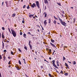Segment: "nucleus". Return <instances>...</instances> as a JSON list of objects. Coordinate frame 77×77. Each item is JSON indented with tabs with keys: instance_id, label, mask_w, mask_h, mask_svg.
<instances>
[{
	"instance_id": "obj_1",
	"label": "nucleus",
	"mask_w": 77,
	"mask_h": 77,
	"mask_svg": "<svg viewBox=\"0 0 77 77\" xmlns=\"http://www.w3.org/2000/svg\"><path fill=\"white\" fill-rule=\"evenodd\" d=\"M58 17L60 23H61V24L64 26H65L66 25V23L65 22L62 21V20L60 18L59 16H58Z\"/></svg>"
},
{
	"instance_id": "obj_2",
	"label": "nucleus",
	"mask_w": 77,
	"mask_h": 77,
	"mask_svg": "<svg viewBox=\"0 0 77 77\" xmlns=\"http://www.w3.org/2000/svg\"><path fill=\"white\" fill-rule=\"evenodd\" d=\"M11 31L13 36H14V37H16V36H17V34H16V32L14 31V30L11 29Z\"/></svg>"
},
{
	"instance_id": "obj_3",
	"label": "nucleus",
	"mask_w": 77,
	"mask_h": 77,
	"mask_svg": "<svg viewBox=\"0 0 77 77\" xmlns=\"http://www.w3.org/2000/svg\"><path fill=\"white\" fill-rule=\"evenodd\" d=\"M52 63H53V65L54 68H57V69H59V68L57 66V65L55 64V60H53L52 61Z\"/></svg>"
},
{
	"instance_id": "obj_4",
	"label": "nucleus",
	"mask_w": 77,
	"mask_h": 77,
	"mask_svg": "<svg viewBox=\"0 0 77 77\" xmlns=\"http://www.w3.org/2000/svg\"><path fill=\"white\" fill-rule=\"evenodd\" d=\"M35 3L38 8V9H40V5H39V1H36Z\"/></svg>"
},
{
	"instance_id": "obj_5",
	"label": "nucleus",
	"mask_w": 77,
	"mask_h": 77,
	"mask_svg": "<svg viewBox=\"0 0 77 77\" xmlns=\"http://www.w3.org/2000/svg\"><path fill=\"white\" fill-rule=\"evenodd\" d=\"M50 45H51V46H52L53 47H54V48H56V45H55L53 44L52 43L50 42Z\"/></svg>"
},
{
	"instance_id": "obj_6",
	"label": "nucleus",
	"mask_w": 77,
	"mask_h": 77,
	"mask_svg": "<svg viewBox=\"0 0 77 77\" xmlns=\"http://www.w3.org/2000/svg\"><path fill=\"white\" fill-rule=\"evenodd\" d=\"M32 8H34L35 7H36V5H35V3H34L32 4V5L31 6Z\"/></svg>"
},
{
	"instance_id": "obj_7",
	"label": "nucleus",
	"mask_w": 77,
	"mask_h": 77,
	"mask_svg": "<svg viewBox=\"0 0 77 77\" xmlns=\"http://www.w3.org/2000/svg\"><path fill=\"white\" fill-rule=\"evenodd\" d=\"M35 15V14H34L33 15L32 14H30L29 15V18H32V17H33V15Z\"/></svg>"
},
{
	"instance_id": "obj_8",
	"label": "nucleus",
	"mask_w": 77,
	"mask_h": 77,
	"mask_svg": "<svg viewBox=\"0 0 77 77\" xmlns=\"http://www.w3.org/2000/svg\"><path fill=\"white\" fill-rule=\"evenodd\" d=\"M47 20H45L44 22V24H45V26H46L47 25Z\"/></svg>"
},
{
	"instance_id": "obj_9",
	"label": "nucleus",
	"mask_w": 77,
	"mask_h": 77,
	"mask_svg": "<svg viewBox=\"0 0 77 77\" xmlns=\"http://www.w3.org/2000/svg\"><path fill=\"white\" fill-rule=\"evenodd\" d=\"M43 15H45V18H46L47 17V14L45 12H44L43 14Z\"/></svg>"
},
{
	"instance_id": "obj_10",
	"label": "nucleus",
	"mask_w": 77,
	"mask_h": 77,
	"mask_svg": "<svg viewBox=\"0 0 77 77\" xmlns=\"http://www.w3.org/2000/svg\"><path fill=\"white\" fill-rule=\"evenodd\" d=\"M57 65L58 66H59V62L58 61V60H57V61H56Z\"/></svg>"
},
{
	"instance_id": "obj_11",
	"label": "nucleus",
	"mask_w": 77,
	"mask_h": 77,
	"mask_svg": "<svg viewBox=\"0 0 77 77\" xmlns=\"http://www.w3.org/2000/svg\"><path fill=\"white\" fill-rule=\"evenodd\" d=\"M2 38H5V35H4V33L2 32Z\"/></svg>"
},
{
	"instance_id": "obj_12",
	"label": "nucleus",
	"mask_w": 77,
	"mask_h": 77,
	"mask_svg": "<svg viewBox=\"0 0 77 77\" xmlns=\"http://www.w3.org/2000/svg\"><path fill=\"white\" fill-rule=\"evenodd\" d=\"M44 2L45 4H47V3H48V1L47 0H44Z\"/></svg>"
},
{
	"instance_id": "obj_13",
	"label": "nucleus",
	"mask_w": 77,
	"mask_h": 77,
	"mask_svg": "<svg viewBox=\"0 0 77 77\" xmlns=\"http://www.w3.org/2000/svg\"><path fill=\"white\" fill-rule=\"evenodd\" d=\"M29 45V47H30V49L31 50H32V45Z\"/></svg>"
},
{
	"instance_id": "obj_14",
	"label": "nucleus",
	"mask_w": 77,
	"mask_h": 77,
	"mask_svg": "<svg viewBox=\"0 0 77 77\" xmlns=\"http://www.w3.org/2000/svg\"><path fill=\"white\" fill-rule=\"evenodd\" d=\"M72 64L73 65H75V64H76V62L75 61H73L72 62Z\"/></svg>"
},
{
	"instance_id": "obj_15",
	"label": "nucleus",
	"mask_w": 77,
	"mask_h": 77,
	"mask_svg": "<svg viewBox=\"0 0 77 77\" xmlns=\"http://www.w3.org/2000/svg\"><path fill=\"white\" fill-rule=\"evenodd\" d=\"M48 75H49V76L50 77H53V76H54V75H51V74L50 73H49L48 74Z\"/></svg>"
},
{
	"instance_id": "obj_16",
	"label": "nucleus",
	"mask_w": 77,
	"mask_h": 77,
	"mask_svg": "<svg viewBox=\"0 0 77 77\" xmlns=\"http://www.w3.org/2000/svg\"><path fill=\"white\" fill-rule=\"evenodd\" d=\"M23 37L25 38H26V34L24 33L23 34Z\"/></svg>"
},
{
	"instance_id": "obj_17",
	"label": "nucleus",
	"mask_w": 77,
	"mask_h": 77,
	"mask_svg": "<svg viewBox=\"0 0 77 77\" xmlns=\"http://www.w3.org/2000/svg\"><path fill=\"white\" fill-rule=\"evenodd\" d=\"M51 41L53 43L54 42V40L53 39H51Z\"/></svg>"
},
{
	"instance_id": "obj_18",
	"label": "nucleus",
	"mask_w": 77,
	"mask_h": 77,
	"mask_svg": "<svg viewBox=\"0 0 77 77\" xmlns=\"http://www.w3.org/2000/svg\"><path fill=\"white\" fill-rule=\"evenodd\" d=\"M65 66H66L67 68H69V66H68V65L67 63H65Z\"/></svg>"
},
{
	"instance_id": "obj_19",
	"label": "nucleus",
	"mask_w": 77,
	"mask_h": 77,
	"mask_svg": "<svg viewBox=\"0 0 77 77\" xmlns=\"http://www.w3.org/2000/svg\"><path fill=\"white\" fill-rule=\"evenodd\" d=\"M48 23H51V19L50 18L48 19Z\"/></svg>"
},
{
	"instance_id": "obj_20",
	"label": "nucleus",
	"mask_w": 77,
	"mask_h": 77,
	"mask_svg": "<svg viewBox=\"0 0 77 77\" xmlns=\"http://www.w3.org/2000/svg\"><path fill=\"white\" fill-rule=\"evenodd\" d=\"M15 16V13H14L13 14H12V17H14Z\"/></svg>"
},
{
	"instance_id": "obj_21",
	"label": "nucleus",
	"mask_w": 77,
	"mask_h": 77,
	"mask_svg": "<svg viewBox=\"0 0 77 77\" xmlns=\"http://www.w3.org/2000/svg\"><path fill=\"white\" fill-rule=\"evenodd\" d=\"M3 60L4 61H5V60H6V57L5 56H4V57H3Z\"/></svg>"
},
{
	"instance_id": "obj_22",
	"label": "nucleus",
	"mask_w": 77,
	"mask_h": 77,
	"mask_svg": "<svg viewBox=\"0 0 77 77\" xmlns=\"http://www.w3.org/2000/svg\"><path fill=\"white\" fill-rule=\"evenodd\" d=\"M16 68H17V69L18 70H20V69L19 67H18V66L16 67Z\"/></svg>"
},
{
	"instance_id": "obj_23",
	"label": "nucleus",
	"mask_w": 77,
	"mask_h": 77,
	"mask_svg": "<svg viewBox=\"0 0 77 77\" xmlns=\"http://www.w3.org/2000/svg\"><path fill=\"white\" fill-rule=\"evenodd\" d=\"M57 4H58V5H59V6H61V4H60V2H59V3L57 2Z\"/></svg>"
},
{
	"instance_id": "obj_24",
	"label": "nucleus",
	"mask_w": 77,
	"mask_h": 77,
	"mask_svg": "<svg viewBox=\"0 0 77 77\" xmlns=\"http://www.w3.org/2000/svg\"><path fill=\"white\" fill-rule=\"evenodd\" d=\"M54 19H55V20H59L57 19V18L55 16H54Z\"/></svg>"
},
{
	"instance_id": "obj_25",
	"label": "nucleus",
	"mask_w": 77,
	"mask_h": 77,
	"mask_svg": "<svg viewBox=\"0 0 77 77\" xmlns=\"http://www.w3.org/2000/svg\"><path fill=\"white\" fill-rule=\"evenodd\" d=\"M73 20V23H75V18H74Z\"/></svg>"
},
{
	"instance_id": "obj_26",
	"label": "nucleus",
	"mask_w": 77,
	"mask_h": 77,
	"mask_svg": "<svg viewBox=\"0 0 77 77\" xmlns=\"http://www.w3.org/2000/svg\"><path fill=\"white\" fill-rule=\"evenodd\" d=\"M64 75H65L66 76V75H68V73H64Z\"/></svg>"
},
{
	"instance_id": "obj_27",
	"label": "nucleus",
	"mask_w": 77,
	"mask_h": 77,
	"mask_svg": "<svg viewBox=\"0 0 77 77\" xmlns=\"http://www.w3.org/2000/svg\"><path fill=\"white\" fill-rule=\"evenodd\" d=\"M18 50L19 51H20V53H21V52H22V51H21V49H20L18 48Z\"/></svg>"
},
{
	"instance_id": "obj_28",
	"label": "nucleus",
	"mask_w": 77,
	"mask_h": 77,
	"mask_svg": "<svg viewBox=\"0 0 77 77\" xmlns=\"http://www.w3.org/2000/svg\"><path fill=\"white\" fill-rule=\"evenodd\" d=\"M53 23L54 24H56V21L55 20H54L53 21Z\"/></svg>"
},
{
	"instance_id": "obj_29",
	"label": "nucleus",
	"mask_w": 77,
	"mask_h": 77,
	"mask_svg": "<svg viewBox=\"0 0 77 77\" xmlns=\"http://www.w3.org/2000/svg\"><path fill=\"white\" fill-rule=\"evenodd\" d=\"M18 62L19 63V64H20V65H21V62L20 60H19Z\"/></svg>"
},
{
	"instance_id": "obj_30",
	"label": "nucleus",
	"mask_w": 77,
	"mask_h": 77,
	"mask_svg": "<svg viewBox=\"0 0 77 77\" xmlns=\"http://www.w3.org/2000/svg\"><path fill=\"white\" fill-rule=\"evenodd\" d=\"M2 46H5V44L3 42H2Z\"/></svg>"
},
{
	"instance_id": "obj_31",
	"label": "nucleus",
	"mask_w": 77,
	"mask_h": 77,
	"mask_svg": "<svg viewBox=\"0 0 77 77\" xmlns=\"http://www.w3.org/2000/svg\"><path fill=\"white\" fill-rule=\"evenodd\" d=\"M27 9H30V7H29V5H28V6L27 7Z\"/></svg>"
},
{
	"instance_id": "obj_32",
	"label": "nucleus",
	"mask_w": 77,
	"mask_h": 77,
	"mask_svg": "<svg viewBox=\"0 0 77 77\" xmlns=\"http://www.w3.org/2000/svg\"><path fill=\"white\" fill-rule=\"evenodd\" d=\"M23 60H24V62L23 61V63H25V64H26V61H25V59H23Z\"/></svg>"
},
{
	"instance_id": "obj_33",
	"label": "nucleus",
	"mask_w": 77,
	"mask_h": 77,
	"mask_svg": "<svg viewBox=\"0 0 77 77\" xmlns=\"http://www.w3.org/2000/svg\"><path fill=\"white\" fill-rule=\"evenodd\" d=\"M60 74H63V71L62 70H61V72H60Z\"/></svg>"
},
{
	"instance_id": "obj_34",
	"label": "nucleus",
	"mask_w": 77,
	"mask_h": 77,
	"mask_svg": "<svg viewBox=\"0 0 77 77\" xmlns=\"http://www.w3.org/2000/svg\"><path fill=\"white\" fill-rule=\"evenodd\" d=\"M55 52H56V51H55V50H54V52H53V53H52V55H54V54Z\"/></svg>"
},
{
	"instance_id": "obj_35",
	"label": "nucleus",
	"mask_w": 77,
	"mask_h": 77,
	"mask_svg": "<svg viewBox=\"0 0 77 77\" xmlns=\"http://www.w3.org/2000/svg\"><path fill=\"white\" fill-rule=\"evenodd\" d=\"M30 43H31V41H29V45H31L30 44Z\"/></svg>"
},
{
	"instance_id": "obj_36",
	"label": "nucleus",
	"mask_w": 77,
	"mask_h": 77,
	"mask_svg": "<svg viewBox=\"0 0 77 77\" xmlns=\"http://www.w3.org/2000/svg\"><path fill=\"white\" fill-rule=\"evenodd\" d=\"M65 59H66V58H65V57H63V60H65Z\"/></svg>"
},
{
	"instance_id": "obj_37",
	"label": "nucleus",
	"mask_w": 77,
	"mask_h": 77,
	"mask_svg": "<svg viewBox=\"0 0 77 77\" xmlns=\"http://www.w3.org/2000/svg\"><path fill=\"white\" fill-rule=\"evenodd\" d=\"M2 29L3 30H5V27H2Z\"/></svg>"
},
{
	"instance_id": "obj_38",
	"label": "nucleus",
	"mask_w": 77,
	"mask_h": 77,
	"mask_svg": "<svg viewBox=\"0 0 77 77\" xmlns=\"http://www.w3.org/2000/svg\"><path fill=\"white\" fill-rule=\"evenodd\" d=\"M25 49V50H27V47L26 46H25L24 47Z\"/></svg>"
},
{
	"instance_id": "obj_39",
	"label": "nucleus",
	"mask_w": 77,
	"mask_h": 77,
	"mask_svg": "<svg viewBox=\"0 0 77 77\" xmlns=\"http://www.w3.org/2000/svg\"><path fill=\"white\" fill-rule=\"evenodd\" d=\"M11 54L12 55H14V52L12 51L11 52Z\"/></svg>"
},
{
	"instance_id": "obj_40",
	"label": "nucleus",
	"mask_w": 77,
	"mask_h": 77,
	"mask_svg": "<svg viewBox=\"0 0 77 77\" xmlns=\"http://www.w3.org/2000/svg\"><path fill=\"white\" fill-rule=\"evenodd\" d=\"M2 59V55H0V59Z\"/></svg>"
},
{
	"instance_id": "obj_41",
	"label": "nucleus",
	"mask_w": 77,
	"mask_h": 77,
	"mask_svg": "<svg viewBox=\"0 0 77 77\" xmlns=\"http://www.w3.org/2000/svg\"><path fill=\"white\" fill-rule=\"evenodd\" d=\"M11 61H9V62L8 63V64L9 65H11Z\"/></svg>"
},
{
	"instance_id": "obj_42",
	"label": "nucleus",
	"mask_w": 77,
	"mask_h": 77,
	"mask_svg": "<svg viewBox=\"0 0 77 77\" xmlns=\"http://www.w3.org/2000/svg\"><path fill=\"white\" fill-rule=\"evenodd\" d=\"M22 23H23V24H24V23H25L24 20H22Z\"/></svg>"
},
{
	"instance_id": "obj_43",
	"label": "nucleus",
	"mask_w": 77,
	"mask_h": 77,
	"mask_svg": "<svg viewBox=\"0 0 77 77\" xmlns=\"http://www.w3.org/2000/svg\"><path fill=\"white\" fill-rule=\"evenodd\" d=\"M44 60V61H45L46 62H48V61H46V60L45 59Z\"/></svg>"
},
{
	"instance_id": "obj_44",
	"label": "nucleus",
	"mask_w": 77,
	"mask_h": 77,
	"mask_svg": "<svg viewBox=\"0 0 77 77\" xmlns=\"http://www.w3.org/2000/svg\"><path fill=\"white\" fill-rule=\"evenodd\" d=\"M20 35H23V32H20Z\"/></svg>"
},
{
	"instance_id": "obj_45",
	"label": "nucleus",
	"mask_w": 77,
	"mask_h": 77,
	"mask_svg": "<svg viewBox=\"0 0 77 77\" xmlns=\"http://www.w3.org/2000/svg\"><path fill=\"white\" fill-rule=\"evenodd\" d=\"M49 51L50 52V53H51V49H49Z\"/></svg>"
},
{
	"instance_id": "obj_46",
	"label": "nucleus",
	"mask_w": 77,
	"mask_h": 77,
	"mask_svg": "<svg viewBox=\"0 0 77 77\" xmlns=\"http://www.w3.org/2000/svg\"><path fill=\"white\" fill-rule=\"evenodd\" d=\"M6 6L7 8H8V7H9V6L8 5V4H6Z\"/></svg>"
},
{
	"instance_id": "obj_47",
	"label": "nucleus",
	"mask_w": 77,
	"mask_h": 77,
	"mask_svg": "<svg viewBox=\"0 0 77 77\" xmlns=\"http://www.w3.org/2000/svg\"><path fill=\"white\" fill-rule=\"evenodd\" d=\"M26 7V5H24L23 6V8H25Z\"/></svg>"
},
{
	"instance_id": "obj_48",
	"label": "nucleus",
	"mask_w": 77,
	"mask_h": 77,
	"mask_svg": "<svg viewBox=\"0 0 77 77\" xmlns=\"http://www.w3.org/2000/svg\"><path fill=\"white\" fill-rule=\"evenodd\" d=\"M28 33V34H29V35H31V33H30V32H29Z\"/></svg>"
},
{
	"instance_id": "obj_49",
	"label": "nucleus",
	"mask_w": 77,
	"mask_h": 77,
	"mask_svg": "<svg viewBox=\"0 0 77 77\" xmlns=\"http://www.w3.org/2000/svg\"><path fill=\"white\" fill-rule=\"evenodd\" d=\"M46 9H47V7H46V6H45V10H46Z\"/></svg>"
},
{
	"instance_id": "obj_50",
	"label": "nucleus",
	"mask_w": 77,
	"mask_h": 77,
	"mask_svg": "<svg viewBox=\"0 0 77 77\" xmlns=\"http://www.w3.org/2000/svg\"><path fill=\"white\" fill-rule=\"evenodd\" d=\"M8 30H9L10 33H11V30H10V29L9 28H8Z\"/></svg>"
},
{
	"instance_id": "obj_51",
	"label": "nucleus",
	"mask_w": 77,
	"mask_h": 77,
	"mask_svg": "<svg viewBox=\"0 0 77 77\" xmlns=\"http://www.w3.org/2000/svg\"><path fill=\"white\" fill-rule=\"evenodd\" d=\"M7 51H6V50H4V52H6Z\"/></svg>"
},
{
	"instance_id": "obj_52",
	"label": "nucleus",
	"mask_w": 77,
	"mask_h": 77,
	"mask_svg": "<svg viewBox=\"0 0 77 77\" xmlns=\"http://www.w3.org/2000/svg\"><path fill=\"white\" fill-rule=\"evenodd\" d=\"M54 69H55V70L57 72H58V71H57V69H55V68H54Z\"/></svg>"
},
{
	"instance_id": "obj_53",
	"label": "nucleus",
	"mask_w": 77,
	"mask_h": 77,
	"mask_svg": "<svg viewBox=\"0 0 77 77\" xmlns=\"http://www.w3.org/2000/svg\"><path fill=\"white\" fill-rule=\"evenodd\" d=\"M62 14H65V12L64 11H63Z\"/></svg>"
},
{
	"instance_id": "obj_54",
	"label": "nucleus",
	"mask_w": 77,
	"mask_h": 77,
	"mask_svg": "<svg viewBox=\"0 0 77 77\" xmlns=\"http://www.w3.org/2000/svg\"><path fill=\"white\" fill-rule=\"evenodd\" d=\"M68 62L69 63L71 64V62H69V61H68Z\"/></svg>"
},
{
	"instance_id": "obj_55",
	"label": "nucleus",
	"mask_w": 77,
	"mask_h": 77,
	"mask_svg": "<svg viewBox=\"0 0 77 77\" xmlns=\"http://www.w3.org/2000/svg\"><path fill=\"white\" fill-rule=\"evenodd\" d=\"M40 67L41 68H43V66H41Z\"/></svg>"
},
{
	"instance_id": "obj_56",
	"label": "nucleus",
	"mask_w": 77,
	"mask_h": 77,
	"mask_svg": "<svg viewBox=\"0 0 77 77\" xmlns=\"http://www.w3.org/2000/svg\"><path fill=\"white\" fill-rule=\"evenodd\" d=\"M11 65H9V66H8V67L9 68H11Z\"/></svg>"
},
{
	"instance_id": "obj_57",
	"label": "nucleus",
	"mask_w": 77,
	"mask_h": 77,
	"mask_svg": "<svg viewBox=\"0 0 77 77\" xmlns=\"http://www.w3.org/2000/svg\"><path fill=\"white\" fill-rule=\"evenodd\" d=\"M32 51L33 53L35 52V51L33 50H32Z\"/></svg>"
},
{
	"instance_id": "obj_58",
	"label": "nucleus",
	"mask_w": 77,
	"mask_h": 77,
	"mask_svg": "<svg viewBox=\"0 0 77 77\" xmlns=\"http://www.w3.org/2000/svg\"><path fill=\"white\" fill-rule=\"evenodd\" d=\"M6 42L8 43V42H9V41H8V40H7V41Z\"/></svg>"
},
{
	"instance_id": "obj_59",
	"label": "nucleus",
	"mask_w": 77,
	"mask_h": 77,
	"mask_svg": "<svg viewBox=\"0 0 77 77\" xmlns=\"http://www.w3.org/2000/svg\"><path fill=\"white\" fill-rule=\"evenodd\" d=\"M0 77H2V74H1V73H0Z\"/></svg>"
},
{
	"instance_id": "obj_60",
	"label": "nucleus",
	"mask_w": 77,
	"mask_h": 77,
	"mask_svg": "<svg viewBox=\"0 0 77 77\" xmlns=\"http://www.w3.org/2000/svg\"><path fill=\"white\" fill-rule=\"evenodd\" d=\"M61 16H62V17H64V15L63 14H62Z\"/></svg>"
},
{
	"instance_id": "obj_61",
	"label": "nucleus",
	"mask_w": 77,
	"mask_h": 77,
	"mask_svg": "<svg viewBox=\"0 0 77 77\" xmlns=\"http://www.w3.org/2000/svg\"><path fill=\"white\" fill-rule=\"evenodd\" d=\"M49 59H50V60H51V57H50L49 58Z\"/></svg>"
},
{
	"instance_id": "obj_62",
	"label": "nucleus",
	"mask_w": 77,
	"mask_h": 77,
	"mask_svg": "<svg viewBox=\"0 0 77 77\" xmlns=\"http://www.w3.org/2000/svg\"><path fill=\"white\" fill-rule=\"evenodd\" d=\"M8 59H11V57H8Z\"/></svg>"
},
{
	"instance_id": "obj_63",
	"label": "nucleus",
	"mask_w": 77,
	"mask_h": 77,
	"mask_svg": "<svg viewBox=\"0 0 77 77\" xmlns=\"http://www.w3.org/2000/svg\"><path fill=\"white\" fill-rule=\"evenodd\" d=\"M37 31H38V32H39V29H37Z\"/></svg>"
},
{
	"instance_id": "obj_64",
	"label": "nucleus",
	"mask_w": 77,
	"mask_h": 77,
	"mask_svg": "<svg viewBox=\"0 0 77 77\" xmlns=\"http://www.w3.org/2000/svg\"><path fill=\"white\" fill-rule=\"evenodd\" d=\"M35 54H36V55H37V52H36V51H35Z\"/></svg>"
}]
</instances>
